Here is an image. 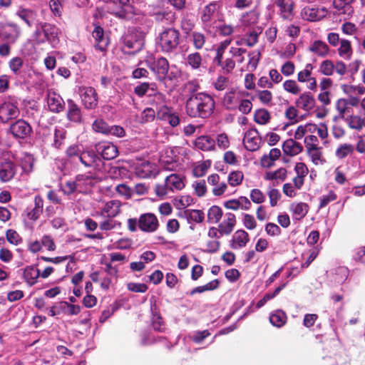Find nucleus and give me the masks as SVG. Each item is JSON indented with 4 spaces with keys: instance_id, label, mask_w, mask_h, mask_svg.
<instances>
[{
    "instance_id": "f257e3e1",
    "label": "nucleus",
    "mask_w": 365,
    "mask_h": 365,
    "mask_svg": "<svg viewBox=\"0 0 365 365\" xmlns=\"http://www.w3.org/2000/svg\"><path fill=\"white\" fill-rule=\"evenodd\" d=\"M215 106V101L211 96L197 93L186 100L185 112L192 118H206L212 114Z\"/></svg>"
},
{
    "instance_id": "f03ea898",
    "label": "nucleus",
    "mask_w": 365,
    "mask_h": 365,
    "mask_svg": "<svg viewBox=\"0 0 365 365\" xmlns=\"http://www.w3.org/2000/svg\"><path fill=\"white\" fill-rule=\"evenodd\" d=\"M200 19L202 29L207 34H215L218 23L223 20L222 4L212 1L204 6L200 11Z\"/></svg>"
},
{
    "instance_id": "7ed1b4c3",
    "label": "nucleus",
    "mask_w": 365,
    "mask_h": 365,
    "mask_svg": "<svg viewBox=\"0 0 365 365\" xmlns=\"http://www.w3.org/2000/svg\"><path fill=\"white\" fill-rule=\"evenodd\" d=\"M185 187L184 178L178 174L172 173L165 179L164 184H158L155 186V194L158 197H163L169 193H174Z\"/></svg>"
},
{
    "instance_id": "20e7f679",
    "label": "nucleus",
    "mask_w": 365,
    "mask_h": 365,
    "mask_svg": "<svg viewBox=\"0 0 365 365\" xmlns=\"http://www.w3.org/2000/svg\"><path fill=\"white\" fill-rule=\"evenodd\" d=\"M18 173V165L14 158L9 153H3L0 155V181L6 183L15 178Z\"/></svg>"
},
{
    "instance_id": "39448f33",
    "label": "nucleus",
    "mask_w": 365,
    "mask_h": 365,
    "mask_svg": "<svg viewBox=\"0 0 365 365\" xmlns=\"http://www.w3.org/2000/svg\"><path fill=\"white\" fill-rule=\"evenodd\" d=\"M179 31L175 29L168 28L159 34L158 44L163 51L172 52L179 45Z\"/></svg>"
},
{
    "instance_id": "423d86ee",
    "label": "nucleus",
    "mask_w": 365,
    "mask_h": 365,
    "mask_svg": "<svg viewBox=\"0 0 365 365\" xmlns=\"http://www.w3.org/2000/svg\"><path fill=\"white\" fill-rule=\"evenodd\" d=\"M104 9L120 19L130 18L133 14L130 0H110L106 4Z\"/></svg>"
},
{
    "instance_id": "0eeeda50",
    "label": "nucleus",
    "mask_w": 365,
    "mask_h": 365,
    "mask_svg": "<svg viewBox=\"0 0 365 365\" xmlns=\"http://www.w3.org/2000/svg\"><path fill=\"white\" fill-rule=\"evenodd\" d=\"M122 41L123 49H133L132 53H135L140 51L144 46L145 33L136 29H130L123 36Z\"/></svg>"
},
{
    "instance_id": "6e6552de",
    "label": "nucleus",
    "mask_w": 365,
    "mask_h": 365,
    "mask_svg": "<svg viewBox=\"0 0 365 365\" xmlns=\"http://www.w3.org/2000/svg\"><path fill=\"white\" fill-rule=\"evenodd\" d=\"M20 115L19 103L14 98L5 99L0 105V120L7 123L17 118Z\"/></svg>"
},
{
    "instance_id": "1a4fd4ad",
    "label": "nucleus",
    "mask_w": 365,
    "mask_h": 365,
    "mask_svg": "<svg viewBox=\"0 0 365 365\" xmlns=\"http://www.w3.org/2000/svg\"><path fill=\"white\" fill-rule=\"evenodd\" d=\"M78 92L86 109L93 110L97 108L98 97L93 87L82 86L78 87Z\"/></svg>"
},
{
    "instance_id": "9d476101",
    "label": "nucleus",
    "mask_w": 365,
    "mask_h": 365,
    "mask_svg": "<svg viewBox=\"0 0 365 365\" xmlns=\"http://www.w3.org/2000/svg\"><path fill=\"white\" fill-rule=\"evenodd\" d=\"M139 229L144 232H154L159 228L160 223L156 215L151 212L144 213L138 218Z\"/></svg>"
},
{
    "instance_id": "9b49d317",
    "label": "nucleus",
    "mask_w": 365,
    "mask_h": 365,
    "mask_svg": "<svg viewBox=\"0 0 365 365\" xmlns=\"http://www.w3.org/2000/svg\"><path fill=\"white\" fill-rule=\"evenodd\" d=\"M134 92L139 97L148 94V96H153L157 100L163 103L165 101V96L158 91L157 85L155 83H143L135 87Z\"/></svg>"
},
{
    "instance_id": "f8f14e48",
    "label": "nucleus",
    "mask_w": 365,
    "mask_h": 365,
    "mask_svg": "<svg viewBox=\"0 0 365 365\" xmlns=\"http://www.w3.org/2000/svg\"><path fill=\"white\" fill-rule=\"evenodd\" d=\"M248 96V93L235 89L227 92L224 96L223 104L228 110L237 109L240 99Z\"/></svg>"
},
{
    "instance_id": "ddd939ff",
    "label": "nucleus",
    "mask_w": 365,
    "mask_h": 365,
    "mask_svg": "<svg viewBox=\"0 0 365 365\" xmlns=\"http://www.w3.org/2000/svg\"><path fill=\"white\" fill-rule=\"evenodd\" d=\"M10 132L14 138L24 139L31 133L32 128L26 121L19 119L11 125Z\"/></svg>"
},
{
    "instance_id": "4468645a",
    "label": "nucleus",
    "mask_w": 365,
    "mask_h": 365,
    "mask_svg": "<svg viewBox=\"0 0 365 365\" xmlns=\"http://www.w3.org/2000/svg\"><path fill=\"white\" fill-rule=\"evenodd\" d=\"M243 144L247 150L255 151L258 150L261 144V138L257 130L255 129L247 130L243 138Z\"/></svg>"
},
{
    "instance_id": "2eb2a0df",
    "label": "nucleus",
    "mask_w": 365,
    "mask_h": 365,
    "mask_svg": "<svg viewBox=\"0 0 365 365\" xmlns=\"http://www.w3.org/2000/svg\"><path fill=\"white\" fill-rule=\"evenodd\" d=\"M327 14V10L322 8H316L312 6H305L301 11V16L304 20L309 21H319L324 17Z\"/></svg>"
},
{
    "instance_id": "dca6fc26",
    "label": "nucleus",
    "mask_w": 365,
    "mask_h": 365,
    "mask_svg": "<svg viewBox=\"0 0 365 365\" xmlns=\"http://www.w3.org/2000/svg\"><path fill=\"white\" fill-rule=\"evenodd\" d=\"M150 68L156 75L158 81H163L165 80L169 71L168 61L163 57L159 58L150 66Z\"/></svg>"
},
{
    "instance_id": "f3484780",
    "label": "nucleus",
    "mask_w": 365,
    "mask_h": 365,
    "mask_svg": "<svg viewBox=\"0 0 365 365\" xmlns=\"http://www.w3.org/2000/svg\"><path fill=\"white\" fill-rule=\"evenodd\" d=\"M100 157L93 150H83L79 163L86 168L98 169L101 163Z\"/></svg>"
},
{
    "instance_id": "a211bd4d",
    "label": "nucleus",
    "mask_w": 365,
    "mask_h": 365,
    "mask_svg": "<svg viewBox=\"0 0 365 365\" xmlns=\"http://www.w3.org/2000/svg\"><path fill=\"white\" fill-rule=\"evenodd\" d=\"M275 4L279 9L280 17L284 21H292L294 16L292 1L276 0Z\"/></svg>"
},
{
    "instance_id": "6ab92c4d",
    "label": "nucleus",
    "mask_w": 365,
    "mask_h": 365,
    "mask_svg": "<svg viewBox=\"0 0 365 365\" xmlns=\"http://www.w3.org/2000/svg\"><path fill=\"white\" fill-rule=\"evenodd\" d=\"M21 33V29L18 25L8 24L1 33V37L8 43L13 44L19 39Z\"/></svg>"
},
{
    "instance_id": "aec40b11",
    "label": "nucleus",
    "mask_w": 365,
    "mask_h": 365,
    "mask_svg": "<svg viewBox=\"0 0 365 365\" xmlns=\"http://www.w3.org/2000/svg\"><path fill=\"white\" fill-rule=\"evenodd\" d=\"M207 182L212 187V192L215 196H221L227 190V183L220 180L218 174L215 173L209 175L207 177Z\"/></svg>"
},
{
    "instance_id": "412c9836",
    "label": "nucleus",
    "mask_w": 365,
    "mask_h": 365,
    "mask_svg": "<svg viewBox=\"0 0 365 365\" xmlns=\"http://www.w3.org/2000/svg\"><path fill=\"white\" fill-rule=\"evenodd\" d=\"M315 103L314 96L309 92L302 93L295 101L297 107L304 111L312 110L314 108Z\"/></svg>"
},
{
    "instance_id": "4be33fe9",
    "label": "nucleus",
    "mask_w": 365,
    "mask_h": 365,
    "mask_svg": "<svg viewBox=\"0 0 365 365\" xmlns=\"http://www.w3.org/2000/svg\"><path fill=\"white\" fill-rule=\"evenodd\" d=\"M158 117L165 121H167L172 127H175L180 123L178 115L173 112L167 106H163L158 111Z\"/></svg>"
},
{
    "instance_id": "5701e85b",
    "label": "nucleus",
    "mask_w": 365,
    "mask_h": 365,
    "mask_svg": "<svg viewBox=\"0 0 365 365\" xmlns=\"http://www.w3.org/2000/svg\"><path fill=\"white\" fill-rule=\"evenodd\" d=\"M47 104L49 110L53 113H60L64 109V101L60 95L52 92L48 93Z\"/></svg>"
},
{
    "instance_id": "b1692460",
    "label": "nucleus",
    "mask_w": 365,
    "mask_h": 365,
    "mask_svg": "<svg viewBox=\"0 0 365 365\" xmlns=\"http://www.w3.org/2000/svg\"><path fill=\"white\" fill-rule=\"evenodd\" d=\"M250 241L248 233L242 230H237L232 235L230 246L234 250L242 248Z\"/></svg>"
},
{
    "instance_id": "393cba45",
    "label": "nucleus",
    "mask_w": 365,
    "mask_h": 365,
    "mask_svg": "<svg viewBox=\"0 0 365 365\" xmlns=\"http://www.w3.org/2000/svg\"><path fill=\"white\" fill-rule=\"evenodd\" d=\"M236 225L235 215L231 212H227L224 215L222 221L219 224L221 233L225 235H230Z\"/></svg>"
},
{
    "instance_id": "a878e982",
    "label": "nucleus",
    "mask_w": 365,
    "mask_h": 365,
    "mask_svg": "<svg viewBox=\"0 0 365 365\" xmlns=\"http://www.w3.org/2000/svg\"><path fill=\"white\" fill-rule=\"evenodd\" d=\"M344 121L350 129L361 131L365 128V114L364 116L350 114Z\"/></svg>"
},
{
    "instance_id": "bb28decb",
    "label": "nucleus",
    "mask_w": 365,
    "mask_h": 365,
    "mask_svg": "<svg viewBox=\"0 0 365 365\" xmlns=\"http://www.w3.org/2000/svg\"><path fill=\"white\" fill-rule=\"evenodd\" d=\"M287 177V170L284 168H280L274 171L266 172L264 179L273 182V185H278L284 182Z\"/></svg>"
},
{
    "instance_id": "cd10ccee",
    "label": "nucleus",
    "mask_w": 365,
    "mask_h": 365,
    "mask_svg": "<svg viewBox=\"0 0 365 365\" xmlns=\"http://www.w3.org/2000/svg\"><path fill=\"white\" fill-rule=\"evenodd\" d=\"M98 151L101 153L102 158L106 160L115 158L117 157L118 153L117 147L110 143H104L99 145Z\"/></svg>"
},
{
    "instance_id": "c85d7f7f",
    "label": "nucleus",
    "mask_w": 365,
    "mask_h": 365,
    "mask_svg": "<svg viewBox=\"0 0 365 365\" xmlns=\"http://www.w3.org/2000/svg\"><path fill=\"white\" fill-rule=\"evenodd\" d=\"M195 145L203 151L215 150V140L208 135H201L195 140Z\"/></svg>"
},
{
    "instance_id": "c756f323",
    "label": "nucleus",
    "mask_w": 365,
    "mask_h": 365,
    "mask_svg": "<svg viewBox=\"0 0 365 365\" xmlns=\"http://www.w3.org/2000/svg\"><path fill=\"white\" fill-rule=\"evenodd\" d=\"M68 111L67 118L75 123H81L82 120L81 110L79 106L71 99L67 101Z\"/></svg>"
},
{
    "instance_id": "7c9ffc66",
    "label": "nucleus",
    "mask_w": 365,
    "mask_h": 365,
    "mask_svg": "<svg viewBox=\"0 0 365 365\" xmlns=\"http://www.w3.org/2000/svg\"><path fill=\"white\" fill-rule=\"evenodd\" d=\"M92 36L96 41V48L101 51H105L108 44V41L104 37L103 29L101 26H96L92 32Z\"/></svg>"
},
{
    "instance_id": "2f4dec72",
    "label": "nucleus",
    "mask_w": 365,
    "mask_h": 365,
    "mask_svg": "<svg viewBox=\"0 0 365 365\" xmlns=\"http://www.w3.org/2000/svg\"><path fill=\"white\" fill-rule=\"evenodd\" d=\"M290 211L292 217L295 220H300L304 218L309 211V206L304 202H294L290 205Z\"/></svg>"
},
{
    "instance_id": "473e14b6",
    "label": "nucleus",
    "mask_w": 365,
    "mask_h": 365,
    "mask_svg": "<svg viewBox=\"0 0 365 365\" xmlns=\"http://www.w3.org/2000/svg\"><path fill=\"white\" fill-rule=\"evenodd\" d=\"M120 212V202L118 200H110L106 203L101 210V215L115 217Z\"/></svg>"
},
{
    "instance_id": "72a5a7b5",
    "label": "nucleus",
    "mask_w": 365,
    "mask_h": 365,
    "mask_svg": "<svg viewBox=\"0 0 365 365\" xmlns=\"http://www.w3.org/2000/svg\"><path fill=\"white\" fill-rule=\"evenodd\" d=\"M155 171V165L148 161H143L135 167L136 175L141 178L150 177Z\"/></svg>"
},
{
    "instance_id": "f704fd0d",
    "label": "nucleus",
    "mask_w": 365,
    "mask_h": 365,
    "mask_svg": "<svg viewBox=\"0 0 365 365\" xmlns=\"http://www.w3.org/2000/svg\"><path fill=\"white\" fill-rule=\"evenodd\" d=\"M282 149L285 154L290 156L297 155L303 150L302 145L294 139L285 140L282 145Z\"/></svg>"
},
{
    "instance_id": "c9c22d12",
    "label": "nucleus",
    "mask_w": 365,
    "mask_h": 365,
    "mask_svg": "<svg viewBox=\"0 0 365 365\" xmlns=\"http://www.w3.org/2000/svg\"><path fill=\"white\" fill-rule=\"evenodd\" d=\"M180 216L185 218L190 224L192 222L200 223L203 222L205 219L204 212L200 210H186Z\"/></svg>"
},
{
    "instance_id": "e433bc0d",
    "label": "nucleus",
    "mask_w": 365,
    "mask_h": 365,
    "mask_svg": "<svg viewBox=\"0 0 365 365\" xmlns=\"http://www.w3.org/2000/svg\"><path fill=\"white\" fill-rule=\"evenodd\" d=\"M335 107L338 112V115L335 116L334 120L342 119L344 120L348 115L347 114L350 113L351 109L347 100L344 98L339 99L336 103Z\"/></svg>"
},
{
    "instance_id": "4c0bfd02",
    "label": "nucleus",
    "mask_w": 365,
    "mask_h": 365,
    "mask_svg": "<svg viewBox=\"0 0 365 365\" xmlns=\"http://www.w3.org/2000/svg\"><path fill=\"white\" fill-rule=\"evenodd\" d=\"M39 277V270L34 266H28L24 270V278L30 286L35 284Z\"/></svg>"
},
{
    "instance_id": "58836bf2",
    "label": "nucleus",
    "mask_w": 365,
    "mask_h": 365,
    "mask_svg": "<svg viewBox=\"0 0 365 365\" xmlns=\"http://www.w3.org/2000/svg\"><path fill=\"white\" fill-rule=\"evenodd\" d=\"M16 15L22 19L29 27L32 26V23L36 19V13L30 9L20 7Z\"/></svg>"
},
{
    "instance_id": "ea45409f",
    "label": "nucleus",
    "mask_w": 365,
    "mask_h": 365,
    "mask_svg": "<svg viewBox=\"0 0 365 365\" xmlns=\"http://www.w3.org/2000/svg\"><path fill=\"white\" fill-rule=\"evenodd\" d=\"M309 50L318 56L324 57L328 54L329 48L326 43L315 41L310 45Z\"/></svg>"
},
{
    "instance_id": "a19ab883",
    "label": "nucleus",
    "mask_w": 365,
    "mask_h": 365,
    "mask_svg": "<svg viewBox=\"0 0 365 365\" xmlns=\"http://www.w3.org/2000/svg\"><path fill=\"white\" fill-rule=\"evenodd\" d=\"M83 180V177L76 176V180L66 182L62 188L64 194L68 195L73 193L76 191H78L79 192H83V189L79 188L81 180Z\"/></svg>"
},
{
    "instance_id": "79ce46f5",
    "label": "nucleus",
    "mask_w": 365,
    "mask_h": 365,
    "mask_svg": "<svg viewBox=\"0 0 365 365\" xmlns=\"http://www.w3.org/2000/svg\"><path fill=\"white\" fill-rule=\"evenodd\" d=\"M34 207L28 213V217L35 221L39 218L43 212V200L42 197L39 195H36L34 198Z\"/></svg>"
},
{
    "instance_id": "37998d69",
    "label": "nucleus",
    "mask_w": 365,
    "mask_h": 365,
    "mask_svg": "<svg viewBox=\"0 0 365 365\" xmlns=\"http://www.w3.org/2000/svg\"><path fill=\"white\" fill-rule=\"evenodd\" d=\"M82 148L78 145H70L66 150V157L73 163L78 164L83 152Z\"/></svg>"
},
{
    "instance_id": "c03bdc74",
    "label": "nucleus",
    "mask_w": 365,
    "mask_h": 365,
    "mask_svg": "<svg viewBox=\"0 0 365 365\" xmlns=\"http://www.w3.org/2000/svg\"><path fill=\"white\" fill-rule=\"evenodd\" d=\"M202 63V58L200 53L193 52L189 53L185 58V63L186 66H190L192 69H199Z\"/></svg>"
},
{
    "instance_id": "a18cd8bd",
    "label": "nucleus",
    "mask_w": 365,
    "mask_h": 365,
    "mask_svg": "<svg viewBox=\"0 0 365 365\" xmlns=\"http://www.w3.org/2000/svg\"><path fill=\"white\" fill-rule=\"evenodd\" d=\"M199 88L200 85L196 80L190 81L182 86L181 94L183 96L189 98L190 96L196 95Z\"/></svg>"
},
{
    "instance_id": "49530a36",
    "label": "nucleus",
    "mask_w": 365,
    "mask_h": 365,
    "mask_svg": "<svg viewBox=\"0 0 365 365\" xmlns=\"http://www.w3.org/2000/svg\"><path fill=\"white\" fill-rule=\"evenodd\" d=\"M352 53L353 51L351 42L346 39H341L340 46L338 48L339 55L341 58L349 60L351 58Z\"/></svg>"
},
{
    "instance_id": "de8ad7c7",
    "label": "nucleus",
    "mask_w": 365,
    "mask_h": 365,
    "mask_svg": "<svg viewBox=\"0 0 365 365\" xmlns=\"http://www.w3.org/2000/svg\"><path fill=\"white\" fill-rule=\"evenodd\" d=\"M316 125L312 123H306L304 125H299L294 134V138L296 140H300L309 133H314Z\"/></svg>"
},
{
    "instance_id": "09e8293b",
    "label": "nucleus",
    "mask_w": 365,
    "mask_h": 365,
    "mask_svg": "<svg viewBox=\"0 0 365 365\" xmlns=\"http://www.w3.org/2000/svg\"><path fill=\"white\" fill-rule=\"evenodd\" d=\"M211 166L210 160L198 162L193 166L192 174L196 178L204 176Z\"/></svg>"
},
{
    "instance_id": "8fccbe9b",
    "label": "nucleus",
    "mask_w": 365,
    "mask_h": 365,
    "mask_svg": "<svg viewBox=\"0 0 365 365\" xmlns=\"http://www.w3.org/2000/svg\"><path fill=\"white\" fill-rule=\"evenodd\" d=\"M256 97L259 102L264 106H271L273 103V94L269 90H257Z\"/></svg>"
},
{
    "instance_id": "3c124183",
    "label": "nucleus",
    "mask_w": 365,
    "mask_h": 365,
    "mask_svg": "<svg viewBox=\"0 0 365 365\" xmlns=\"http://www.w3.org/2000/svg\"><path fill=\"white\" fill-rule=\"evenodd\" d=\"M190 41L196 50L203 48L206 42V37L204 34L200 31H192L190 36Z\"/></svg>"
},
{
    "instance_id": "603ef678",
    "label": "nucleus",
    "mask_w": 365,
    "mask_h": 365,
    "mask_svg": "<svg viewBox=\"0 0 365 365\" xmlns=\"http://www.w3.org/2000/svg\"><path fill=\"white\" fill-rule=\"evenodd\" d=\"M270 323L277 327H281L287 322V315L282 310H277L269 316Z\"/></svg>"
},
{
    "instance_id": "864d4df0",
    "label": "nucleus",
    "mask_w": 365,
    "mask_h": 365,
    "mask_svg": "<svg viewBox=\"0 0 365 365\" xmlns=\"http://www.w3.org/2000/svg\"><path fill=\"white\" fill-rule=\"evenodd\" d=\"M42 29L46 39L50 42H55L58 35V29L50 24H45Z\"/></svg>"
},
{
    "instance_id": "5fc2aeb1",
    "label": "nucleus",
    "mask_w": 365,
    "mask_h": 365,
    "mask_svg": "<svg viewBox=\"0 0 365 365\" xmlns=\"http://www.w3.org/2000/svg\"><path fill=\"white\" fill-rule=\"evenodd\" d=\"M222 215V209L218 206L213 205L208 210L207 220L210 223L216 224L219 222Z\"/></svg>"
},
{
    "instance_id": "6e6d98bb",
    "label": "nucleus",
    "mask_w": 365,
    "mask_h": 365,
    "mask_svg": "<svg viewBox=\"0 0 365 365\" xmlns=\"http://www.w3.org/2000/svg\"><path fill=\"white\" fill-rule=\"evenodd\" d=\"M308 156L311 158L312 162L316 165H323L326 160L323 157L322 148H317L314 150L307 151Z\"/></svg>"
},
{
    "instance_id": "4d7b16f0",
    "label": "nucleus",
    "mask_w": 365,
    "mask_h": 365,
    "mask_svg": "<svg viewBox=\"0 0 365 365\" xmlns=\"http://www.w3.org/2000/svg\"><path fill=\"white\" fill-rule=\"evenodd\" d=\"M249 61L247 65V70L249 71H254L258 65L261 57V53L258 50L252 51L249 53Z\"/></svg>"
},
{
    "instance_id": "13d9d810",
    "label": "nucleus",
    "mask_w": 365,
    "mask_h": 365,
    "mask_svg": "<svg viewBox=\"0 0 365 365\" xmlns=\"http://www.w3.org/2000/svg\"><path fill=\"white\" fill-rule=\"evenodd\" d=\"M34 160L31 155L26 154L21 158L20 165L22 171L26 174L31 173L34 170Z\"/></svg>"
},
{
    "instance_id": "bf43d9fd",
    "label": "nucleus",
    "mask_w": 365,
    "mask_h": 365,
    "mask_svg": "<svg viewBox=\"0 0 365 365\" xmlns=\"http://www.w3.org/2000/svg\"><path fill=\"white\" fill-rule=\"evenodd\" d=\"M354 150V145L348 143L340 145L336 150L335 155L339 159H344L349 155L353 153Z\"/></svg>"
},
{
    "instance_id": "052dcab7",
    "label": "nucleus",
    "mask_w": 365,
    "mask_h": 365,
    "mask_svg": "<svg viewBox=\"0 0 365 365\" xmlns=\"http://www.w3.org/2000/svg\"><path fill=\"white\" fill-rule=\"evenodd\" d=\"M255 121L260 125L267 124L270 120V113L264 108H260L255 112Z\"/></svg>"
},
{
    "instance_id": "680f3d73",
    "label": "nucleus",
    "mask_w": 365,
    "mask_h": 365,
    "mask_svg": "<svg viewBox=\"0 0 365 365\" xmlns=\"http://www.w3.org/2000/svg\"><path fill=\"white\" fill-rule=\"evenodd\" d=\"M258 19V13L255 11H250L242 16L241 22L244 26H249L256 24Z\"/></svg>"
},
{
    "instance_id": "e2e57ef3",
    "label": "nucleus",
    "mask_w": 365,
    "mask_h": 365,
    "mask_svg": "<svg viewBox=\"0 0 365 365\" xmlns=\"http://www.w3.org/2000/svg\"><path fill=\"white\" fill-rule=\"evenodd\" d=\"M246 50L242 48L232 46L230 48L229 53L235 63H242L245 61L243 54L245 53Z\"/></svg>"
},
{
    "instance_id": "0e129e2a",
    "label": "nucleus",
    "mask_w": 365,
    "mask_h": 365,
    "mask_svg": "<svg viewBox=\"0 0 365 365\" xmlns=\"http://www.w3.org/2000/svg\"><path fill=\"white\" fill-rule=\"evenodd\" d=\"M59 309L65 311V312L68 315H77L81 312L80 306L71 304L67 302H60Z\"/></svg>"
},
{
    "instance_id": "69168bd1",
    "label": "nucleus",
    "mask_w": 365,
    "mask_h": 365,
    "mask_svg": "<svg viewBox=\"0 0 365 365\" xmlns=\"http://www.w3.org/2000/svg\"><path fill=\"white\" fill-rule=\"evenodd\" d=\"M232 41V38H229L223 41L220 43L216 49V56L214 58V61L215 63H220L221 60L223 59V54L229 45L231 43Z\"/></svg>"
},
{
    "instance_id": "338daca9",
    "label": "nucleus",
    "mask_w": 365,
    "mask_h": 365,
    "mask_svg": "<svg viewBox=\"0 0 365 365\" xmlns=\"http://www.w3.org/2000/svg\"><path fill=\"white\" fill-rule=\"evenodd\" d=\"M304 143L306 148V151L321 148L319 146V141L317 137L314 135H308L305 136Z\"/></svg>"
},
{
    "instance_id": "774afa93",
    "label": "nucleus",
    "mask_w": 365,
    "mask_h": 365,
    "mask_svg": "<svg viewBox=\"0 0 365 365\" xmlns=\"http://www.w3.org/2000/svg\"><path fill=\"white\" fill-rule=\"evenodd\" d=\"M283 88L292 95H298L301 92V88L294 80H287L283 83Z\"/></svg>"
}]
</instances>
